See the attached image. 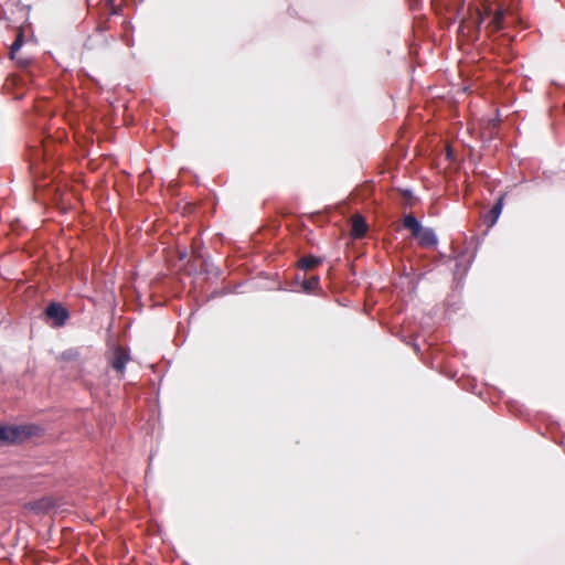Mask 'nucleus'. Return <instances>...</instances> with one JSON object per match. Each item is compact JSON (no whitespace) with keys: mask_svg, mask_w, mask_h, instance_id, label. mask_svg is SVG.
Listing matches in <instances>:
<instances>
[{"mask_svg":"<svg viewBox=\"0 0 565 565\" xmlns=\"http://www.w3.org/2000/svg\"><path fill=\"white\" fill-rule=\"evenodd\" d=\"M504 15L505 11L503 8L493 10L487 2H480L473 7H470V19L473 21V23L480 24L488 22L487 28L491 29L492 31H498L504 28Z\"/></svg>","mask_w":565,"mask_h":565,"instance_id":"1","label":"nucleus"},{"mask_svg":"<svg viewBox=\"0 0 565 565\" xmlns=\"http://www.w3.org/2000/svg\"><path fill=\"white\" fill-rule=\"evenodd\" d=\"M42 431L43 429L34 424L0 425V443H20Z\"/></svg>","mask_w":565,"mask_h":565,"instance_id":"2","label":"nucleus"},{"mask_svg":"<svg viewBox=\"0 0 565 565\" xmlns=\"http://www.w3.org/2000/svg\"><path fill=\"white\" fill-rule=\"evenodd\" d=\"M404 225L411 230L413 235L418 239L423 246H433L436 243V237L430 228L423 227L418 221L412 215H407L404 218Z\"/></svg>","mask_w":565,"mask_h":565,"instance_id":"3","label":"nucleus"},{"mask_svg":"<svg viewBox=\"0 0 565 565\" xmlns=\"http://www.w3.org/2000/svg\"><path fill=\"white\" fill-rule=\"evenodd\" d=\"M46 316L52 319L56 326L63 324L68 317L66 309L57 303H52L46 308Z\"/></svg>","mask_w":565,"mask_h":565,"instance_id":"4","label":"nucleus"},{"mask_svg":"<svg viewBox=\"0 0 565 565\" xmlns=\"http://www.w3.org/2000/svg\"><path fill=\"white\" fill-rule=\"evenodd\" d=\"M367 230L365 220L361 215H354L352 217V235L361 237Z\"/></svg>","mask_w":565,"mask_h":565,"instance_id":"5","label":"nucleus"},{"mask_svg":"<svg viewBox=\"0 0 565 565\" xmlns=\"http://www.w3.org/2000/svg\"><path fill=\"white\" fill-rule=\"evenodd\" d=\"M127 361H128L127 353L122 349H118L115 353L113 366L118 372H122Z\"/></svg>","mask_w":565,"mask_h":565,"instance_id":"6","label":"nucleus"},{"mask_svg":"<svg viewBox=\"0 0 565 565\" xmlns=\"http://www.w3.org/2000/svg\"><path fill=\"white\" fill-rule=\"evenodd\" d=\"M320 263V260L316 257H303L301 259V266L306 269H310V268H313L316 267L318 264Z\"/></svg>","mask_w":565,"mask_h":565,"instance_id":"7","label":"nucleus"},{"mask_svg":"<svg viewBox=\"0 0 565 565\" xmlns=\"http://www.w3.org/2000/svg\"><path fill=\"white\" fill-rule=\"evenodd\" d=\"M502 210V199L499 200V202L492 207L490 211L491 216V225L497 221Z\"/></svg>","mask_w":565,"mask_h":565,"instance_id":"8","label":"nucleus"},{"mask_svg":"<svg viewBox=\"0 0 565 565\" xmlns=\"http://www.w3.org/2000/svg\"><path fill=\"white\" fill-rule=\"evenodd\" d=\"M23 34H22V31L19 32L15 41L13 42V44L11 45V56L13 57V54L21 47L22 43H23Z\"/></svg>","mask_w":565,"mask_h":565,"instance_id":"9","label":"nucleus"},{"mask_svg":"<svg viewBox=\"0 0 565 565\" xmlns=\"http://www.w3.org/2000/svg\"><path fill=\"white\" fill-rule=\"evenodd\" d=\"M317 285H318V278L312 277L311 279H309L308 281H306V282H305L303 288H305L307 291H310V290H312Z\"/></svg>","mask_w":565,"mask_h":565,"instance_id":"10","label":"nucleus"},{"mask_svg":"<svg viewBox=\"0 0 565 565\" xmlns=\"http://www.w3.org/2000/svg\"><path fill=\"white\" fill-rule=\"evenodd\" d=\"M452 156V152L450 149H448V153H447V157H451Z\"/></svg>","mask_w":565,"mask_h":565,"instance_id":"11","label":"nucleus"}]
</instances>
